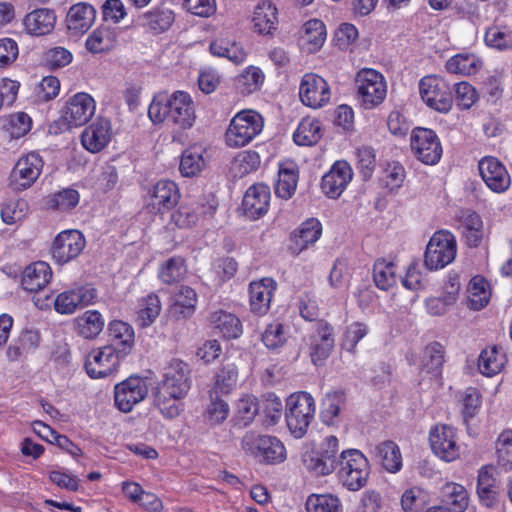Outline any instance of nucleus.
<instances>
[{
    "mask_svg": "<svg viewBox=\"0 0 512 512\" xmlns=\"http://www.w3.org/2000/svg\"><path fill=\"white\" fill-rule=\"evenodd\" d=\"M190 389V369L180 359H172L164 368L163 379L157 384L155 404L167 418H175L180 414L179 400L184 398Z\"/></svg>",
    "mask_w": 512,
    "mask_h": 512,
    "instance_id": "f257e3e1",
    "label": "nucleus"
},
{
    "mask_svg": "<svg viewBox=\"0 0 512 512\" xmlns=\"http://www.w3.org/2000/svg\"><path fill=\"white\" fill-rule=\"evenodd\" d=\"M148 115L154 123L168 121L181 129L191 128L196 120L193 101L184 91H175L168 98H154Z\"/></svg>",
    "mask_w": 512,
    "mask_h": 512,
    "instance_id": "f03ea898",
    "label": "nucleus"
},
{
    "mask_svg": "<svg viewBox=\"0 0 512 512\" xmlns=\"http://www.w3.org/2000/svg\"><path fill=\"white\" fill-rule=\"evenodd\" d=\"M338 477L351 491L361 489L370 474V465L364 454L357 449H347L340 453Z\"/></svg>",
    "mask_w": 512,
    "mask_h": 512,
    "instance_id": "7ed1b4c3",
    "label": "nucleus"
},
{
    "mask_svg": "<svg viewBox=\"0 0 512 512\" xmlns=\"http://www.w3.org/2000/svg\"><path fill=\"white\" fill-rule=\"evenodd\" d=\"M339 441L336 436L330 435L323 439L315 450L306 451L302 455L304 467L315 476L331 474L339 465Z\"/></svg>",
    "mask_w": 512,
    "mask_h": 512,
    "instance_id": "20e7f679",
    "label": "nucleus"
},
{
    "mask_svg": "<svg viewBox=\"0 0 512 512\" xmlns=\"http://www.w3.org/2000/svg\"><path fill=\"white\" fill-rule=\"evenodd\" d=\"M241 445L246 453L254 456L261 463L278 464L286 459V449L275 436L249 431L243 436Z\"/></svg>",
    "mask_w": 512,
    "mask_h": 512,
    "instance_id": "39448f33",
    "label": "nucleus"
},
{
    "mask_svg": "<svg viewBox=\"0 0 512 512\" xmlns=\"http://www.w3.org/2000/svg\"><path fill=\"white\" fill-rule=\"evenodd\" d=\"M315 414V402L307 392L291 395L286 404V422L290 432L296 437H303Z\"/></svg>",
    "mask_w": 512,
    "mask_h": 512,
    "instance_id": "423d86ee",
    "label": "nucleus"
},
{
    "mask_svg": "<svg viewBox=\"0 0 512 512\" xmlns=\"http://www.w3.org/2000/svg\"><path fill=\"white\" fill-rule=\"evenodd\" d=\"M357 99L364 109L379 106L387 94L386 81L382 74L374 69L360 70L355 77Z\"/></svg>",
    "mask_w": 512,
    "mask_h": 512,
    "instance_id": "0eeeda50",
    "label": "nucleus"
},
{
    "mask_svg": "<svg viewBox=\"0 0 512 512\" xmlns=\"http://www.w3.org/2000/svg\"><path fill=\"white\" fill-rule=\"evenodd\" d=\"M263 129L262 116L255 111L239 112L232 120L225 134L230 147H242L253 140Z\"/></svg>",
    "mask_w": 512,
    "mask_h": 512,
    "instance_id": "6e6552de",
    "label": "nucleus"
},
{
    "mask_svg": "<svg viewBox=\"0 0 512 512\" xmlns=\"http://www.w3.org/2000/svg\"><path fill=\"white\" fill-rule=\"evenodd\" d=\"M456 241L448 231H438L426 247L424 264L429 270L444 268L456 257Z\"/></svg>",
    "mask_w": 512,
    "mask_h": 512,
    "instance_id": "1a4fd4ad",
    "label": "nucleus"
},
{
    "mask_svg": "<svg viewBox=\"0 0 512 512\" xmlns=\"http://www.w3.org/2000/svg\"><path fill=\"white\" fill-rule=\"evenodd\" d=\"M419 92L422 100L430 108L447 113L453 103L452 93L449 85L440 77L428 75L419 82Z\"/></svg>",
    "mask_w": 512,
    "mask_h": 512,
    "instance_id": "9d476101",
    "label": "nucleus"
},
{
    "mask_svg": "<svg viewBox=\"0 0 512 512\" xmlns=\"http://www.w3.org/2000/svg\"><path fill=\"white\" fill-rule=\"evenodd\" d=\"M115 346H103L93 349L85 361V370L90 378L99 379L112 375L118 368L120 360L126 355L118 353Z\"/></svg>",
    "mask_w": 512,
    "mask_h": 512,
    "instance_id": "9b49d317",
    "label": "nucleus"
},
{
    "mask_svg": "<svg viewBox=\"0 0 512 512\" xmlns=\"http://www.w3.org/2000/svg\"><path fill=\"white\" fill-rule=\"evenodd\" d=\"M411 149L418 160L427 165L436 164L442 155L440 141L434 131L416 128L411 135Z\"/></svg>",
    "mask_w": 512,
    "mask_h": 512,
    "instance_id": "f8f14e48",
    "label": "nucleus"
},
{
    "mask_svg": "<svg viewBox=\"0 0 512 512\" xmlns=\"http://www.w3.org/2000/svg\"><path fill=\"white\" fill-rule=\"evenodd\" d=\"M85 245V237L79 230H65L55 237L51 254L58 264L63 265L77 258Z\"/></svg>",
    "mask_w": 512,
    "mask_h": 512,
    "instance_id": "ddd939ff",
    "label": "nucleus"
},
{
    "mask_svg": "<svg viewBox=\"0 0 512 512\" xmlns=\"http://www.w3.org/2000/svg\"><path fill=\"white\" fill-rule=\"evenodd\" d=\"M147 394L148 386L145 379L131 376L115 386V405L120 411L128 413L136 404L144 400Z\"/></svg>",
    "mask_w": 512,
    "mask_h": 512,
    "instance_id": "4468645a",
    "label": "nucleus"
},
{
    "mask_svg": "<svg viewBox=\"0 0 512 512\" xmlns=\"http://www.w3.org/2000/svg\"><path fill=\"white\" fill-rule=\"evenodd\" d=\"M42 168L43 161L39 154L32 152L21 157L10 174V187L14 190L29 188L38 179Z\"/></svg>",
    "mask_w": 512,
    "mask_h": 512,
    "instance_id": "2eb2a0df",
    "label": "nucleus"
},
{
    "mask_svg": "<svg viewBox=\"0 0 512 512\" xmlns=\"http://www.w3.org/2000/svg\"><path fill=\"white\" fill-rule=\"evenodd\" d=\"M299 97L305 106L314 109L321 108L325 106L331 98L330 87L321 76L314 73H307L302 77Z\"/></svg>",
    "mask_w": 512,
    "mask_h": 512,
    "instance_id": "dca6fc26",
    "label": "nucleus"
},
{
    "mask_svg": "<svg viewBox=\"0 0 512 512\" xmlns=\"http://www.w3.org/2000/svg\"><path fill=\"white\" fill-rule=\"evenodd\" d=\"M429 441L434 454L446 462L454 461L460 455V447L455 439V431L448 425H439L432 428Z\"/></svg>",
    "mask_w": 512,
    "mask_h": 512,
    "instance_id": "f3484780",
    "label": "nucleus"
},
{
    "mask_svg": "<svg viewBox=\"0 0 512 512\" xmlns=\"http://www.w3.org/2000/svg\"><path fill=\"white\" fill-rule=\"evenodd\" d=\"M479 173L487 187L496 193L506 191L511 184L506 167L495 157L486 156L478 163Z\"/></svg>",
    "mask_w": 512,
    "mask_h": 512,
    "instance_id": "a211bd4d",
    "label": "nucleus"
},
{
    "mask_svg": "<svg viewBox=\"0 0 512 512\" xmlns=\"http://www.w3.org/2000/svg\"><path fill=\"white\" fill-rule=\"evenodd\" d=\"M96 296V290L90 285L62 292L55 299V310L62 314H71L78 308L92 304Z\"/></svg>",
    "mask_w": 512,
    "mask_h": 512,
    "instance_id": "6ab92c4d",
    "label": "nucleus"
},
{
    "mask_svg": "<svg viewBox=\"0 0 512 512\" xmlns=\"http://www.w3.org/2000/svg\"><path fill=\"white\" fill-rule=\"evenodd\" d=\"M94 113V99L87 93H78L67 102L63 118L69 126L77 127L87 123Z\"/></svg>",
    "mask_w": 512,
    "mask_h": 512,
    "instance_id": "aec40b11",
    "label": "nucleus"
},
{
    "mask_svg": "<svg viewBox=\"0 0 512 512\" xmlns=\"http://www.w3.org/2000/svg\"><path fill=\"white\" fill-rule=\"evenodd\" d=\"M353 172L346 161H336L322 177L321 189L329 198H338L352 180Z\"/></svg>",
    "mask_w": 512,
    "mask_h": 512,
    "instance_id": "412c9836",
    "label": "nucleus"
},
{
    "mask_svg": "<svg viewBox=\"0 0 512 512\" xmlns=\"http://www.w3.org/2000/svg\"><path fill=\"white\" fill-rule=\"evenodd\" d=\"M334 329L327 323H319L310 336V358L314 365H321L334 347Z\"/></svg>",
    "mask_w": 512,
    "mask_h": 512,
    "instance_id": "4be33fe9",
    "label": "nucleus"
},
{
    "mask_svg": "<svg viewBox=\"0 0 512 512\" xmlns=\"http://www.w3.org/2000/svg\"><path fill=\"white\" fill-rule=\"evenodd\" d=\"M269 204L270 188L265 184H255L246 191L242 208L247 217L258 219L268 211Z\"/></svg>",
    "mask_w": 512,
    "mask_h": 512,
    "instance_id": "5701e85b",
    "label": "nucleus"
},
{
    "mask_svg": "<svg viewBox=\"0 0 512 512\" xmlns=\"http://www.w3.org/2000/svg\"><path fill=\"white\" fill-rule=\"evenodd\" d=\"M111 139V123L107 119H97L81 134L82 146L91 153L100 152Z\"/></svg>",
    "mask_w": 512,
    "mask_h": 512,
    "instance_id": "b1692460",
    "label": "nucleus"
},
{
    "mask_svg": "<svg viewBox=\"0 0 512 512\" xmlns=\"http://www.w3.org/2000/svg\"><path fill=\"white\" fill-rule=\"evenodd\" d=\"M149 206L161 212L174 207L180 198L178 186L171 180H159L149 190Z\"/></svg>",
    "mask_w": 512,
    "mask_h": 512,
    "instance_id": "393cba45",
    "label": "nucleus"
},
{
    "mask_svg": "<svg viewBox=\"0 0 512 512\" xmlns=\"http://www.w3.org/2000/svg\"><path fill=\"white\" fill-rule=\"evenodd\" d=\"M275 289L276 282L272 278L251 282L249 286L251 311L257 315L266 314Z\"/></svg>",
    "mask_w": 512,
    "mask_h": 512,
    "instance_id": "a878e982",
    "label": "nucleus"
},
{
    "mask_svg": "<svg viewBox=\"0 0 512 512\" xmlns=\"http://www.w3.org/2000/svg\"><path fill=\"white\" fill-rule=\"evenodd\" d=\"M95 18L96 11L92 5L77 3L71 6L67 13V28L74 34H83L93 25Z\"/></svg>",
    "mask_w": 512,
    "mask_h": 512,
    "instance_id": "bb28decb",
    "label": "nucleus"
},
{
    "mask_svg": "<svg viewBox=\"0 0 512 512\" xmlns=\"http://www.w3.org/2000/svg\"><path fill=\"white\" fill-rule=\"evenodd\" d=\"M52 278V270L46 262L38 261L28 265L22 275L21 285L29 292L43 289Z\"/></svg>",
    "mask_w": 512,
    "mask_h": 512,
    "instance_id": "cd10ccee",
    "label": "nucleus"
},
{
    "mask_svg": "<svg viewBox=\"0 0 512 512\" xmlns=\"http://www.w3.org/2000/svg\"><path fill=\"white\" fill-rule=\"evenodd\" d=\"M468 502V493L464 486L451 482L442 488V504L433 508L441 509L443 512H464Z\"/></svg>",
    "mask_w": 512,
    "mask_h": 512,
    "instance_id": "c85d7f7f",
    "label": "nucleus"
},
{
    "mask_svg": "<svg viewBox=\"0 0 512 512\" xmlns=\"http://www.w3.org/2000/svg\"><path fill=\"white\" fill-rule=\"evenodd\" d=\"M56 15L54 11L41 8L27 14L24 19V25L29 34L42 36L49 34L55 26Z\"/></svg>",
    "mask_w": 512,
    "mask_h": 512,
    "instance_id": "c756f323",
    "label": "nucleus"
},
{
    "mask_svg": "<svg viewBox=\"0 0 512 512\" xmlns=\"http://www.w3.org/2000/svg\"><path fill=\"white\" fill-rule=\"evenodd\" d=\"M40 342L38 331L32 329L23 330L18 338L7 348L6 356L11 362L19 361L30 352L34 351Z\"/></svg>",
    "mask_w": 512,
    "mask_h": 512,
    "instance_id": "7c9ffc66",
    "label": "nucleus"
},
{
    "mask_svg": "<svg viewBox=\"0 0 512 512\" xmlns=\"http://www.w3.org/2000/svg\"><path fill=\"white\" fill-rule=\"evenodd\" d=\"M254 30L260 34H269L276 28L277 8L269 0H261L254 8L253 13Z\"/></svg>",
    "mask_w": 512,
    "mask_h": 512,
    "instance_id": "2f4dec72",
    "label": "nucleus"
},
{
    "mask_svg": "<svg viewBox=\"0 0 512 512\" xmlns=\"http://www.w3.org/2000/svg\"><path fill=\"white\" fill-rule=\"evenodd\" d=\"M108 332L111 339L109 346H115L118 353L128 355L134 346V330L123 321H112L108 326Z\"/></svg>",
    "mask_w": 512,
    "mask_h": 512,
    "instance_id": "473e14b6",
    "label": "nucleus"
},
{
    "mask_svg": "<svg viewBox=\"0 0 512 512\" xmlns=\"http://www.w3.org/2000/svg\"><path fill=\"white\" fill-rule=\"evenodd\" d=\"M459 222L463 227V234L470 247H477L483 239V222L480 216L471 210H462L459 214Z\"/></svg>",
    "mask_w": 512,
    "mask_h": 512,
    "instance_id": "72a5a7b5",
    "label": "nucleus"
},
{
    "mask_svg": "<svg viewBox=\"0 0 512 512\" xmlns=\"http://www.w3.org/2000/svg\"><path fill=\"white\" fill-rule=\"evenodd\" d=\"M376 459L388 472L395 473L402 467V457L398 445L391 440H386L375 446Z\"/></svg>",
    "mask_w": 512,
    "mask_h": 512,
    "instance_id": "f704fd0d",
    "label": "nucleus"
},
{
    "mask_svg": "<svg viewBox=\"0 0 512 512\" xmlns=\"http://www.w3.org/2000/svg\"><path fill=\"white\" fill-rule=\"evenodd\" d=\"M144 27L153 33H162L168 30L174 22V13L171 9L157 7L139 16Z\"/></svg>",
    "mask_w": 512,
    "mask_h": 512,
    "instance_id": "c9c22d12",
    "label": "nucleus"
},
{
    "mask_svg": "<svg viewBox=\"0 0 512 512\" xmlns=\"http://www.w3.org/2000/svg\"><path fill=\"white\" fill-rule=\"evenodd\" d=\"M322 233V226L317 219L311 218L300 226L292 237V249L299 253L306 249L309 244L315 243Z\"/></svg>",
    "mask_w": 512,
    "mask_h": 512,
    "instance_id": "e433bc0d",
    "label": "nucleus"
},
{
    "mask_svg": "<svg viewBox=\"0 0 512 512\" xmlns=\"http://www.w3.org/2000/svg\"><path fill=\"white\" fill-rule=\"evenodd\" d=\"M77 333L85 339L96 338L104 328V319L96 310H88L76 318Z\"/></svg>",
    "mask_w": 512,
    "mask_h": 512,
    "instance_id": "4c0bfd02",
    "label": "nucleus"
},
{
    "mask_svg": "<svg viewBox=\"0 0 512 512\" xmlns=\"http://www.w3.org/2000/svg\"><path fill=\"white\" fill-rule=\"evenodd\" d=\"M212 210V207H206L198 203L181 205L171 214V221L179 228H190L195 225L200 215H204Z\"/></svg>",
    "mask_w": 512,
    "mask_h": 512,
    "instance_id": "58836bf2",
    "label": "nucleus"
},
{
    "mask_svg": "<svg viewBox=\"0 0 512 512\" xmlns=\"http://www.w3.org/2000/svg\"><path fill=\"white\" fill-rule=\"evenodd\" d=\"M477 493L480 500L488 507L492 506L498 495V486L493 477L491 467H483L479 470L477 480Z\"/></svg>",
    "mask_w": 512,
    "mask_h": 512,
    "instance_id": "ea45409f",
    "label": "nucleus"
},
{
    "mask_svg": "<svg viewBox=\"0 0 512 512\" xmlns=\"http://www.w3.org/2000/svg\"><path fill=\"white\" fill-rule=\"evenodd\" d=\"M210 52L218 57H225L235 64L243 63L246 59V52L242 46L235 41L225 38H216L210 44Z\"/></svg>",
    "mask_w": 512,
    "mask_h": 512,
    "instance_id": "a19ab883",
    "label": "nucleus"
},
{
    "mask_svg": "<svg viewBox=\"0 0 512 512\" xmlns=\"http://www.w3.org/2000/svg\"><path fill=\"white\" fill-rule=\"evenodd\" d=\"M373 280L381 290L387 291L392 288L397 283L395 263L383 258L376 260L373 265Z\"/></svg>",
    "mask_w": 512,
    "mask_h": 512,
    "instance_id": "79ce46f5",
    "label": "nucleus"
},
{
    "mask_svg": "<svg viewBox=\"0 0 512 512\" xmlns=\"http://www.w3.org/2000/svg\"><path fill=\"white\" fill-rule=\"evenodd\" d=\"M444 352V347L440 343L428 344L422 354L421 370L438 377L444 363Z\"/></svg>",
    "mask_w": 512,
    "mask_h": 512,
    "instance_id": "37998d69",
    "label": "nucleus"
},
{
    "mask_svg": "<svg viewBox=\"0 0 512 512\" xmlns=\"http://www.w3.org/2000/svg\"><path fill=\"white\" fill-rule=\"evenodd\" d=\"M210 322L225 338H237L242 332L240 320L235 315L222 310L212 313Z\"/></svg>",
    "mask_w": 512,
    "mask_h": 512,
    "instance_id": "c03bdc74",
    "label": "nucleus"
},
{
    "mask_svg": "<svg viewBox=\"0 0 512 512\" xmlns=\"http://www.w3.org/2000/svg\"><path fill=\"white\" fill-rule=\"evenodd\" d=\"M203 154L204 150L200 146L189 147L183 152L179 166L183 176H195L205 167Z\"/></svg>",
    "mask_w": 512,
    "mask_h": 512,
    "instance_id": "a18cd8bd",
    "label": "nucleus"
},
{
    "mask_svg": "<svg viewBox=\"0 0 512 512\" xmlns=\"http://www.w3.org/2000/svg\"><path fill=\"white\" fill-rule=\"evenodd\" d=\"M321 137L320 122L314 119H303L293 135L294 142L300 146H312L316 144Z\"/></svg>",
    "mask_w": 512,
    "mask_h": 512,
    "instance_id": "49530a36",
    "label": "nucleus"
},
{
    "mask_svg": "<svg viewBox=\"0 0 512 512\" xmlns=\"http://www.w3.org/2000/svg\"><path fill=\"white\" fill-rule=\"evenodd\" d=\"M115 42V32L109 27L100 26L87 38L86 48L91 53H102L110 50Z\"/></svg>",
    "mask_w": 512,
    "mask_h": 512,
    "instance_id": "de8ad7c7",
    "label": "nucleus"
},
{
    "mask_svg": "<svg viewBox=\"0 0 512 512\" xmlns=\"http://www.w3.org/2000/svg\"><path fill=\"white\" fill-rule=\"evenodd\" d=\"M505 356L496 347L484 349L478 359V369L485 376H493L504 367Z\"/></svg>",
    "mask_w": 512,
    "mask_h": 512,
    "instance_id": "09e8293b",
    "label": "nucleus"
},
{
    "mask_svg": "<svg viewBox=\"0 0 512 512\" xmlns=\"http://www.w3.org/2000/svg\"><path fill=\"white\" fill-rule=\"evenodd\" d=\"M481 62L471 54H458L450 58L446 63V69L450 73L471 75L476 73Z\"/></svg>",
    "mask_w": 512,
    "mask_h": 512,
    "instance_id": "8fccbe9b",
    "label": "nucleus"
},
{
    "mask_svg": "<svg viewBox=\"0 0 512 512\" xmlns=\"http://www.w3.org/2000/svg\"><path fill=\"white\" fill-rule=\"evenodd\" d=\"M260 166V156L255 151L240 152L233 160L231 170L235 176L243 177Z\"/></svg>",
    "mask_w": 512,
    "mask_h": 512,
    "instance_id": "3c124183",
    "label": "nucleus"
},
{
    "mask_svg": "<svg viewBox=\"0 0 512 512\" xmlns=\"http://www.w3.org/2000/svg\"><path fill=\"white\" fill-rule=\"evenodd\" d=\"M186 273L183 258L172 257L168 259L159 270V278L163 283L173 284L180 281Z\"/></svg>",
    "mask_w": 512,
    "mask_h": 512,
    "instance_id": "603ef678",
    "label": "nucleus"
},
{
    "mask_svg": "<svg viewBox=\"0 0 512 512\" xmlns=\"http://www.w3.org/2000/svg\"><path fill=\"white\" fill-rule=\"evenodd\" d=\"M469 300L474 310H480L489 301L490 292L487 290V282L481 276L473 277L469 282Z\"/></svg>",
    "mask_w": 512,
    "mask_h": 512,
    "instance_id": "864d4df0",
    "label": "nucleus"
},
{
    "mask_svg": "<svg viewBox=\"0 0 512 512\" xmlns=\"http://www.w3.org/2000/svg\"><path fill=\"white\" fill-rule=\"evenodd\" d=\"M264 81L262 71L254 66L246 68L237 78V87L243 94H250L260 88Z\"/></svg>",
    "mask_w": 512,
    "mask_h": 512,
    "instance_id": "5fc2aeb1",
    "label": "nucleus"
},
{
    "mask_svg": "<svg viewBox=\"0 0 512 512\" xmlns=\"http://www.w3.org/2000/svg\"><path fill=\"white\" fill-rule=\"evenodd\" d=\"M308 512H342L340 501L332 495H311L306 501Z\"/></svg>",
    "mask_w": 512,
    "mask_h": 512,
    "instance_id": "6e6d98bb",
    "label": "nucleus"
},
{
    "mask_svg": "<svg viewBox=\"0 0 512 512\" xmlns=\"http://www.w3.org/2000/svg\"><path fill=\"white\" fill-rule=\"evenodd\" d=\"M298 182V175L292 169H280L278 181L275 185V194L283 199H289L294 194Z\"/></svg>",
    "mask_w": 512,
    "mask_h": 512,
    "instance_id": "4d7b16f0",
    "label": "nucleus"
},
{
    "mask_svg": "<svg viewBox=\"0 0 512 512\" xmlns=\"http://www.w3.org/2000/svg\"><path fill=\"white\" fill-rule=\"evenodd\" d=\"M485 43L498 50H507L512 48V32L505 27L493 26L487 29L485 33Z\"/></svg>",
    "mask_w": 512,
    "mask_h": 512,
    "instance_id": "13d9d810",
    "label": "nucleus"
},
{
    "mask_svg": "<svg viewBox=\"0 0 512 512\" xmlns=\"http://www.w3.org/2000/svg\"><path fill=\"white\" fill-rule=\"evenodd\" d=\"M497 462L505 469H512V430L503 431L496 441Z\"/></svg>",
    "mask_w": 512,
    "mask_h": 512,
    "instance_id": "bf43d9fd",
    "label": "nucleus"
},
{
    "mask_svg": "<svg viewBox=\"0 0 512 512\" xmlns=\"http://www.w3.org/2000/svg\"><path fill=\"white\" fill-rule=\"evenodd\" d=\"M260 413L265 416V422L268 425H274L281 418L282 402L274 394H268L259 401Z\"/></svg>",
    "mask_w": 512,
    "mask_h": 512,
    "instance_id": "052dcab7",
    "label": "nucleus"
},
{
    "mask_svg": "<svg viewBox=\"0 0 512 512\" xmlns=\"http://www.w3.org/2000/svg\"><path fill=\"white\" fill-rule=\"evenodd\" d=\"M161 311L160 299L156 294H150L142 299L139 310V319L142 326H148L154 322Z\"/></svg>",
    "mask_w": 512,
    "mask_h": 512,
    "instance_id": "680f3d73",
    "label": "nucleus"
},
{
    "mask_svg": "<svg viewBox=\"0 0 512 512\" xmlns=\"http://www.w3.org/2000/svg\"><path fill=\"white\" fill-rule=\"evenodd\" d=\"M197 301L196 292L187 286H182L175 295L174 309L184 317L191 314Z\"/></svg>",
    "mask_w": 512,
    "mask_h": 512,
    "instance_id": "e2e57ef3",
    "label": "nucleus"
},
{
    "mask_svg": "<svg viewBox=\"0 0 512 512\" xmlns=\"http://www.w3.org/2000/svg\"><path fill=\"white\" fill-rule=\"evenodd\" d=\"M262 342L268 349H278L286 342L284 326L280 322H273L266 326L262 334Z\"/></svg>",
    "mask_w": 512,
    "mask_h": 512,
    "instance_id": "0e129e2a",
    "label": "nucleus"
},
{
    "mask_svg": "<svg viewBox=\"0 0 512 512\" xmlns=\"http://www.w3.org/2000/svg\"><path fill=\"white\" fill-rule=\"evenodd\" d=\"M238 372L236 366L232 363L224 364L216 373V387L222 393H229L236 385Z\"/></svg>",
    "mask_w": 512,
    "mask_h": 512,
    "instance_id": "69168bd1",
    "label": "nucleus"
},
{
    "mask_svg": "<svg viewBox=\"0 0 512 512\" xmlns=\"http://www.w3.org/2000/svg\"><path fill=\"white\" fill-rule=\"evenodd\" d=\"M477 93L468 82H460L455 85V101L461 109H469L475 103Z\"/></svg>",
    "mask_w": 512,
    "mask_h": 512,
    "instance_id": "338daca9",
    "label": "nucleus"
},
{
    "mask_svg": "<svg viewBox=\"0 0 512 512\" xmlns=\"http://www.w3.org/2000/svg\"><path fill=\"white\" fill-rule=\"evenodd\" d=\"M229 414L227 403L219 398L213 399L207 406L205 419L211 424L216 425L223 422Z\"/></svg>",
    "mask_w": 512,
    "mask_h": 512,
    "instance_id": "774afa93",
    "label": "nucleus"
}]
</instances>
